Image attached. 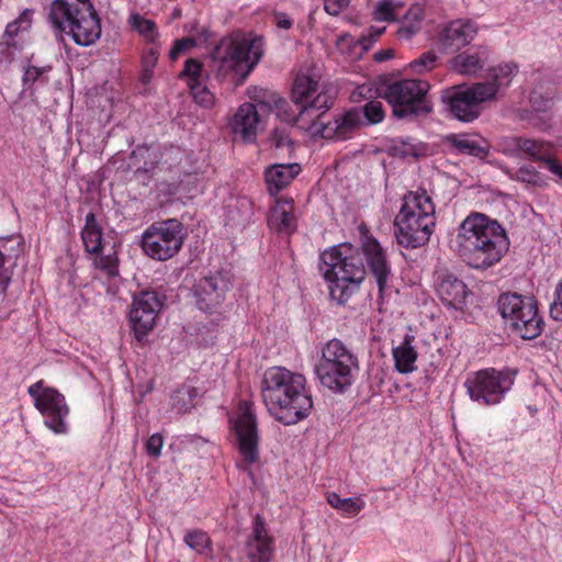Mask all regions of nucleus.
Here are the masks:
<instances>
[{
	"mask_svg": "<svg viewBox=\"0 0 562 562\" xmlns=\"http://www.w3.org/2000/svg\"><path fill=\"white\" fill-rule=\"evenodd\" d=\"M364 259L375 279L380 296H383L389 288L391 267L384 249L375 238L367 237L361 250L345 244L321 255L319 270L328 282L330 297L338 304H345L364 280Z\"/></svg>",
	"mask_w": 562,
	"mask_h": 562,
	"instance_id": "nucleus-1",
	"label": "nucleus"
},
{
	"mask_svg": "<svg viewBox=\"0 0 562 562\" xmlns=\"http://www.w3.org/2000/svg\"><path fill=\"white\" fill-rule=\"evenodd\" d=\"M306 380L283 367L265 371L261 396L269 413L284 425H294L308 416L313 401L306 390Z\"/></svg>",
	"mask_w": 562,
	"mask_h": 562,
	"instance_id": "nucleus-2",
	"label": "nucleus"
},
{
	"mask_svg": "<svg viewBox=\"0 0 562 562\" xmlns=\"http://www.w3.org/2000/svg\"><path fill=\"white\" fill-rule=\"evenodd\" d=\"M509 241L504 228L485 215L473 213L459 225L456 249L469 267L485 270L501 261Z\"/></svg>",
	"mask_w": 562,
	"mask_h": 562,
	"instance_id": "nucleus-3",
	"label": "nucleus"
},
{
	"mask_svg": "<svg viewBox=\"0 0 562 562\" xmlns=\"http://www.w3.org/2000/svg\"><path fill=\"white\" fill-rule=\"evenodd\" d=\"M435 204L423 192H408L394 220V235L400 246L415 249L426 245L436 225Z\"/></svg>",
	"mask_w": 562,
	"mask_h": 562,
	"instance_id": "nucleus-4",
	"label": "nucleus"
},
{
	"mask_svg": "<svg viewBox=\"0 0 562 562\" xmlns=\"http://www.w3.org/2000/svg\"><path fill=\"white\" fill-rule=\"evenodd\" d=\"M48 19L59 32H67L79 46H90L101 35V23L90 0H54Z\"/></svg>",
	"mask_w": 562,
	"mask_h": 562,
	"instance_id": "nucleus-5",
	"label": "nucleus"
},
{
	"mask_svg": "<svg viewBox=\"0 0 562 562\" xmlns=\"http://www.w3.org/2000/svg\"><path fill=\"white\" fill-rule=\"evenodd\" d=\"M262 56L261 41L241 36L224 37L211 53L212 70L218 78L233 75L241 85Z\"/></svg>",
	"mask_w": 562,
	"mask_h": 562,
	"instance_id": "nucleus-6",
	"label": "nucleus"
},
{
	"mask_svg": "<svg viewBox=\"0 0 562 562\" xmlns=\"http://www.w3.org/2000/svg\"><path fill=\"white\" fill-rule=\"evenodd\" d=\"M359 371L357 355L340 339L333 338L322 348L315 373L324 387L334 393L346 392Z\"/></svg>",
	"mask_w": 562,
	"mask_h": 562,
	"instance_id": "nucleus-7",
	"label": "nucleus"
},
{
	"mask_svg": "<svg viewBox=\"0 0 562 562\" xmlns=\"http://www.w3.org/2000/svg\"><path fill=\"white\" fill-rule=\"evenodd\" d=\"M429 83L419 79L397 80L385 87L382 97L393 109L397 119H416L432 111L428 100Z\"/></svg>",
	"mask_w": 562,
	"mask_h": 562,
	"instance_id": "nucleus-8",
	"label": "nucleus"
},
{
	"mask_svg": "<svg viewBox=\"0 0 562 562\" xmlns=\"http://www.w3.org/2000/svg\"><path fill=\"white\" fill-rule=\"evenodd\" d=\"M498 310L512 331L525 340L535 339L543 331L544 322L532 297L517 293L502 294Z\"/></svg>",
	"mask_w": 562,
	"mask_h": 562,
	"instance_id": "nucleus-9",
	"label": "nucleus"
},
{
	"mask_svg": "<svg viewBox=\"0 0 562 562\" xmlns=\"http://www.w3.org/2000/svg\"><path fill=\"white\" fill-rule=\"evenodd\" d=\"M494 100L495 88L477 82L468 87H453L442 94L450 114L465 123L475 121L481 115L482 104Z\"/></svg>",
	"mask_w": 562,
	"mask_h": 562,
	"instance_id": "nucleus-10",
	"label": "nucleus"
},
{
	"mask_svg": "<svg viewBox=\"0 0 562 562\" xmlns=\"http://www.w3.org/2000/svg\"><path fill=\"white\" fill-rule=\"evenodd\" d=\"M184 236V227L178 220L157 222L143 233L142 248L150 258L165 261L179 252Z\"/></svg>",
	"mask_w": 562,
	"mask_h": 562,
	"instance_id": "nucleus-11",
	"label": "nucleus"
},
{
	"mask_svg": "<svg viewBox=\"0 0 562 562\" xmlns=\"http://www.w3.org/2000/svg\"><path fill=\"white\" fill-rule=\"evenodd\" d=\"M514 384L508 371L484 369L467 376L464 387L470 398L484 405L498 404Z\"/></svg>",
	"mask_w": 562,
	"mask_h": 562,
	"instance_id": "nucleus-12",
	"label": "nucleus"
},
{
	"mask_svg": "<svg viewBox=\"0 0 562 562\" xmlns=\"http://www.w3.org/2000/svg\"><path fill=\"white\" fill-rule=\"evenodd\" d=\"M27 392L33 397L35 407L45 417V425L55 434H65V418L69 409L64 395L56 389L45 386L42 380L30 385Z\"/></svg>",
	"mask_w": 562,
	"mask_h": 562,
	"instance_id": "nucleus-13",
	"label": "nucleus"
},
{
	"mask_svg": "<svg viewBox=\"0 0 562 562\" xmlns=\"http://www.w3.org/2000/svg\"><path fill=\"white\" fill-rule=\"evenodd\" d=\"M162 300L155 291H143L133 299L130 310V322L135 338L142 340L156 325Z\"/></svg>",
	"mask_w": 562,
	"mask_h": 562,
	"instance_id": "nucleus-14",
	"label": "nucleus"
},
{
	"mask_svg": "<svg viewBox=\"0 0 562 562\" xmlns=\"http://www.w3.org/2000/svg\"><path fill=\"white\" fill-rule=\"evenodd\" d=\"M237 438V448L243 460L251 464L258 460V430L257 419L251 404L243 402L234 425Z\"/></svg>",
	"mask_w": 562,
	"mask_h": 562,
	"instance_id": "nucleus-15",
	"label": "nucleus"
},
{
	"mask_svg": "<svg viewBox=\"0 0 562 562\" xmlns=\"http://www.w3.org/2000/svg\"><path fill=\"white\" fill-rule=\"evenodd\" d=\"M229 286V280L220 272L202 278L194 286L198 307L211 313L222 303Z\"/></svg>",
	"mask_w": 562,
	"mask_h": 562,
	"instance_id": "nucleus-16",
	"label": "nucleus"
},
{
	"mask_svg": "<svg viewBox=\"0 0 562 562\" xmlns=\"http://www.w3.org/2000/svg\"><path fill=\"white\" fill-rule=\"evenodd\" d=\"M479 27L470 20H454L438 33V44L442 52H458L476 36Z\"/></svg>",
	"mask_w": 562,
	"mask_h": 562,
	"instance_id": "nucleus-17",
	"label": "nucleus"
},
{
	"mask_svg": "<svg viewBox=\"0 0 562 562\" xmlns=\"http://www.w3.org/2000/svg\"><path fill=\"white\" fill-rule=\"evenodd\" d=\"M491 49L486 45L474 46L448 60L449 69L464 76L477 75L490 60Z\"/></svg>",
	"mask_w": 562,
	"mask_h": 562,
	"instance_id": "nucleus-18",
	"label": "nucleus"
},
{
	"mask_svg": "<svg viewBox=\"0 0 562 562\" xmlns=\"http://www.w3.org/2000/svg\"><path fill=\"white\" fill-rule=\"evenodd\" d=\"M259 114L252 103L241 104L229 121L232 133L245 143H252L257 138Z\"/></svg>",
	"mask_w": 562,
	"mask_h": 562,
	"instance_id": "nucleus-19",
	"label": "nucleus"
},
{
	"mask_svg": "<svg viewBox=\"0 0 562 562\" xmlns=\"http://www.w3.org/2000/svg\"><path fill=\"white\" fill-rule=\"evenodd\" d=\"M249 562H270L273 554L272 539L268 535L263 519L257 515L254 520L251 538L247 543Z\"/></svg>",
	"mask_w": 562,
	"mask_h": 562,
	"instance_id": "nucleus-20",
	"label": "nucleus"
},
{
	"mask_svg": "<svg viewBox=\"0 0 562 562\" xmlns=\"http://www.w3.org/2000/svg\"><path fill=\"white\" fill-rule=\"evenodd\" d=\"M437 293L447 306L462 310L469 291L462 280L451 273H443L438 278Z\"/></svg>",
	"mask_w": 562,
	"mask_h": 562,
	"instance_id": "nucleus-21",
	"label": "nucleus"
},
{
	"mask_svg": "<svg viewBox=\"0 0 562 562\" xmlns=\"http://www.w3.org/2000/svg\"><path fill=\"white\" fill-rule=\"evenodd\" d=\"M23 240L20 235L0 236V294L4 293L12 272L7 263L14 265L22 252Z\"/></svg>",
	"mask_w": 562,
	"mask_h": 562,
	"instance_id": "nucleus-22",
	"label": "nucleus"
},
{
	"mask_svg": "<svg viewBox=\"0 0 562 562\" xmlns=\"http://www.w3.org/2000/svg\"><path fill=\"white\" fill-rule=\"evenodd\" d=\"M270 229L280 234H291L296 229L294 202L291 199H278L268 216Z\"/></svg>",
	"mask_w": 562,
	"mask_h": 562,
	"instance_id": "nucleus-23",
	"label": "nucleus"
},
{
	"mask_svg": "<svg viewBox=\"0 0 562 562\" xmlns=\"http://www.w3.org/2000/svg\"><path fill=\"white\" fill-rule=\"evenodd\" d=\"M335 98L336 92L334 89L322 90L297 108L300 116H306L308 122L312 123V127H323L325 124L319 122L321 115L333 106Z\"/></svg>",
	"mask_w": 562,
	"mask_h": 562,
	"instance_id": "nucleus-24",
	"label": "nucleus"
},
{
	"mask_svg": "<svg viewBox=\"0 0 562 562\" xmlns=\"http://www.w3.org/2000/svg\"><path fill=\"white\" fill-rule=\"evenodd\" d=\"M362 123L361 111L358 109H351L344 115L335 119L334 122L325 124L321 130V133L325 138L336 137L338 139H346Z\"/></svg>",
	"mask_w": 562,
	"mask_h": 562,
	"instance_id": "nucleus-25",
	"label": "nucleus"
},
{
	"mask_svg": "<svg viewBox=\"0 0 562 562\" xmlns=\"http://www.w3.org/2000/svg\"><path fill=\"white\" fill-rule=\"evenodd\" d=\"M301 172L299 164H276L266 170V183L271 195L278 194Z\"/></svg>",
	"mask_w": 562,
	"mask_h": 562,
	"instance_id": "nucleus-26",
	"label": "nucleus"
},
{
	"mask_svg": "<svg viewBox=\"0 0 562 562\" xmlns=\"http://www.w3.org/2000/svg\"><path fill=\"white\" fill-rule=\"evenodd\" d=\"M447 142L454 147L458 153L471 155L483 159L488 154V144L484 138L469 134H451L447 136Z\"/></svg>",
	"mask_w": 562,
	"mask_h": 562,
	"instance_id": "nucleus-27",
	"label": "nucleus"
},
{
	"mask_svg": "<svg viewBox=\"0 0 562 562\" xmlns=\"http://www.w3.org/2000/svg\"><path fill=\"white\" fill-rule=\"evenodd\" d=\"M81 239L87 252L98 255L101 251L102 228L93 212H89L86 215L85 226L81 231Z\"/></svg>",
	"mask_w": 562,
	"mask_h": 562,
	"instance_id": "nucleus-28",
	"label": "nucleus"
},
{
	"mask_svg": "<svg viewBox=\"0 0 562 562\" xmlns=\"http://www.w3.org/2000/svg\"><path fill=\"white\" fill-rule=\"evenodd\" d=\"M393 359L395 369L403 374L411 373L416 370L417 352L411 345V337L405 336L404 341L393 348Z\"/></svg>",
	"mask_w": 562,
	"mask_h": 562,
	"instance_id": "nucleus-29",
	"label": "nucleus"
},
{
	"mask_svg": "<svg viewBox=\"0 0 562 562\" xmlns=\"http://www.w3.org/2000/svg\"><path fill=\"white\" fill-rule=\"evenodd\" d=\"M522 158L542 162L548 169V161H555L557 158L550 154V146L543 140H537L524 137Z\"/></svg>",
	"mask_w": 562,
	"mask_h": 562,
	"instance_id": "nucleus-30",
	"label": "nucleus"
},
{
	"mask_svg": "<svg viewBox=\"0 0 562 562\" xmlns=\"http://www.w3.org/2000/svg\"><path fill=\"white\" fill-rule=\"evenodd\" d=\"M517 72V65L506 63L490 69V79L480 83H487L495 88V100L503 87L509 86L513 76Z\"/></svg>",
	"mask_w": 562,
	"mask_h": 562,
	"instance_id": "nucleus-31",
	"label": "nucleus"
},
{
	"mask_svg": "<svg viewBox=\"0 0 562 562\" xmlns=\"http://www.w3.org/2000/svg\"><path fill=\"white\" fill-rule=\"evenodd\" d=\"M318 89V82L310 76L300 75L296 77L292 91V100L295 106H300L311 99Z\"/></svg>",
	"mask_w": 562,
	"mask_h": 562,
	"instance_id": "nucleus-32",
	"label": "nucleus"
},
{
	"mask_svg": "<svg viewBox=\"0 0 562 562\" xmlns=\"http://www.w3.org/2000/svg\"><path fill=\"white\" fill-rule=\"evenodd\" d=\"M389 151L394 157H419L424 154L425 148L420 143H414L412 138H395L389 148Z\"/></svg>",
	"mask_w": 562,
	"mask_h": 562,
	"instance_id": "nucleus-33",
	"label": "nucleus"
},
{
	"mask_svg": "<svg viewBox=\"0 0 562 562\" xmlns=\"http://www.w3.org/2000/svg\"><path fill=\"white\" fill-rule=\"evenodd\" d=\"M328 504L347 516H356L364 507L360 498H341L337 493L327 494Z\"/></svg>",
	"mask_w": 562,
	"mask_h": 562,
	"instance_id": "nucleus-34",
	"label": "nucleus"
},
{
	"mask_svg": "<svg viewBox=\"0 0 562 562\" xmlns=\"http://www.w3.org/2000/svg\"><path fill=\"white\" fill-rule=\"evenodd\" d=\"M128 21L131 26L148 43H155L158 37V31L157 25L153 20L146 19L138 13H133Z\"/></svg>",
	"mask_w": 562,
	"mask_h": 562,
	"instance_id": "nucleus-35",
	"label": "nucleus"
},
{
	"mask_svg": "<svg viewBox=\"0 0 562 562\" xmlns=\"http://www.w3.org/2000/svg\"><path fill=\"white\" fill-rule=\"evenodd\" d=\"M271 101L274 104L277 116L281 121L291 123L304 120L305 116H300L297 108L295 110H292L290 103L286 100L279 98L277 95H271Z\"/></svg>",
	"mask_w": 562,
	"mask_h": 562,
	"instance_id": "nucleus-36",
	"label": "nucleus"
},
{
	"mask_svg": "<svg viewBox=\"0 0 562 562\" xmlns=\"http://www.w3.org/2000/svg\"><path fill=\"white\" fill-rule=\"evenodd\" d=\"M52 70V66L36 67V66H27L24 68V74L22 77V82L24 89H31L35 82H47L46 75Z\"/></svg>",
	"mask_w": 562,
	"mask_h": 562,
	"instance_id": "nucleus-37",
	"label": "nucleus"
},
{
	"mask_svg": "<svg viewBox=\"0 0 562 562\" xmlns=\"http://www.w3.org/2000/svg\"><path fill=\"white\" fill-rule=\"evenodd\" d=\"M522 139L521 136L502 137L497 144L502 154L508 157L522 158Z\"/></svg>",
	"mask_w": 562,
	"mask_h": 562,
	"instance_id": "nucleus-38",
	"label": "nucleus"
},
{
	"mask_svg": "<svg viewBox=\"0 0 562 562\" xmlns=\"http://www.w3.org/2000/svg\"><path fill=\"white\" fill-rule=\"evenodd\" d=\"M93 265L102 271L108 278L119 276V259L115 252L98 256L94 258Z\"/></svg>",
	"mask_w": 562,
	"mask_h": 562,
	"instance_id": "nucleus-39",
	"label": "nucleus"
},
{
	"mask_svg": "<svg viewBox=\"0 0 562 562\" xmlns=\"http://www.w3.org/2000/svg\"><path fill=\"white\" fill-rule=\"evenodd\" d=\"M189 88L193 100L198 104L204 108H211L214 104L215 98L213 93L203 85L202 81H193Z\"/></svg>",
	"mask_w": 562,
	"mask_h": 562,
	"instance_id": "nucleus-40",
	"label": "nucleus"
},
{
	"mask_svg": "<svg viewBox=\"0 0 562 562\" xmlns=\"http://www.w3.org/2000/svg\"><path fill=\"white\" fill-rule=\"evenodd\" d=\"M438 56L436 53L429 50L422 54L418 58L409 64V67L415 74H424L435 68Z\"/></svg>",
	"mask_w": 562,
	"mask_h": 562,
	"instance_id": "nucleus-41",
	"label": "nucleus"
},
{
	"mask_svg": "<svg viewBox=\"0 0 562 562\" xmlns=\"http://www.w3.org/2000/svg\"><path fill=\"white\" fill-rule=\"evenodd\" d=\"M516 180L531 184L535 187H542L544 184L540 172L532 166L525 165L520 167L515 175Z\"/></svg>",
	"mask_w": 562,
	"mask_h": 562,
	"instance_id": "nucleus-42",
	"label": "nucleus"
},
{
	"mask_svg": "<svg viewBox=\"0 0 562 562\" xmlns=\"http://www.w3.org/2000/svg\"><path fill=\"white\" fill-rule=\"evenodd\" d=\"M184 542L192 550L202 553L209 547L210 538L202 530H192L186 535Z\"/></svg>",
	"mask_w": 562,
	"mask_h": 562,
	"instance_id": "nucleus-43",
	"label": "nucleus"
},
{
	"mask_svg": "<svg viewBox=\"0 0 562 562\" xmlns=\"http://www.w3.org/2000/svg\"><path fill=\"white\" fill-rule=\"evenodd\" d=\"M180 77L187 78L188 86H190L193 81H202L203 64L194 58L187 59Z\"/></svg>",
	"mask_w": 562,
	"mask_h": 562,
	"instance_id": "nucleus-44",
	"label": "nucleus"
},
{
	"mask_svg": "<svg viewBox=\"0 0 562 562\" xmlns=\"http://www.w3.org/2000/svg\"><path fill=\"white\" fill-rule=\"evenodd\" d=\"M362 117L367 120L369 124H376L383 121L384 110L383 105L378 100L369 101L364 104L361 111Z\"/></svg>",
	"mask_w": 562,
	"mask_h": 562,
	"instance_id": "nucleus-45",
	"label": "nucleus"
},
{
	"mask_svg": "<svg viewBox=\"0 0 562 562\" xmlns=\"http://www.w3.org/2000/svg\"><path fill=\"white\" fill-rule=\"evenodd\" d=\"M270 140L276 149L281 150L284 155L293 151V142L285 128H276Z\"/></svg>",
	"mask_w": 562,
	"mask_h": 562,
	"instance_id": "nucleus-46",
	"label": "nucleus"
},
{
	"mask_svg": "<svg viewBox=\"0 0 562 562\" xmlns=\"http://www.w3.org/2000/svg\"><path fill=\"white\" fill-rule=\"evenodd\" d=\"M394 2L393 0H379L373 12L375 21H394Z\"/></svg>",
	"mask_w": 562,
	"mask_h": 562,
	"instance_id": "nucleus-47",
	"label": "nucleus"
},
{
	"mask_svg": "<svg viewBox=\"0 0 562 562\" xmlns=\"http://www.w3.org/2000/svg\"><path fill=\"white\" fill-rule=\"evenodd\" d=\"M530 103L536 111H547L552 104V97H543L541 92L533 90L530 93Z\"/></svg>",
	"mask_w": 562,
	"mask_h": 562,
	"instance_id": "nucleus-48",
	"label": "nucleus"
},
{
	"mask_svg": "<svg viewBox=\"0 0 562 562\" xmlns=\"http://www.w3.org/2000/svg\"><path fill=\"white\" fill-rule=\"evenodd\" d=\"M550 315L554 321L562 322V281L555 289V300L550 305Z\"/></svg>",
	"mask_w": 562,
	"mask_h": 562,
	"instance_id": "nucleus-49",
	"label": "nucleus"
},
{
	"mask_svg": "<svg viewBox=\"0 0 562 562\" xmlns=\"http://www.w3.org/2000/svg\"><path fill=\"white\" fill-rule=\"evenodd\" d=\"M162 446L164 438L160 434L151 435L145 445L147 453L155 458L160 456Z\"/></svg>",
	"mask_w": 562,
	"mask_h": 562,
	"instance_id": "nucleus-50",
	"label": "nucleus"
},
{
	"mask_svg": "<svg viewBox=\"0 0 562 562\" xmlns=\"http://www.w3.org/2000/svg\"><path fill=\"white\" fill-rule=\"evenodd\" d=\"M195 45V40L192 37H183L177 40L169 52L170 59L175 60L179 57V55L184 52L189 47H193Z\"/></svg>",
	"mask_w": 562,
	"mask_h": 562,
	"instance_id": "nucleus-51",
	"label": "nucleus"
},
{
	"mask_svg": "<svg viewBox=\"0 0 562 562\" xmlns=\"http://www.w3.org/2000/svg\"><path fill=\"white\" fill-rule=\"evenodd\" d=\"M159 58V50L157 47H149L142 58V66L146 71H154Z\"/></svg>",
	"mask_w": 562,
	"mask_h": 562,
	"instance_id": "nucleus-52",
	"label": "nucleus"
},
{
	"mask_svg": "<svg viewBox=\"0 0 562 562\" xmlns=\"http://www.w3.org/2000/svg\"><path fill=\"white\" fill-rule=\"evenodd\" d=\"M420 30V23L407 21L404 19L401 27L397 31L400 38L409 40Z\"/></svg>",
	"mask_w": 562,
	"mask_h": 562,
	"instance_id": "nucleus-53",
	"label": "nucleus"
},
{
	"mask_svg": "<svg viewBox=\"0 0 562 562\" xmlns=\"http://www.w3.org/2000/svg\"><path fill=\"white\" fill-rule=\"evenodd\" d=\"M349 4V0H324V10L330 15H338Z\"/></svg>",
	"mask_w": 562,
	"mask_h": 562,
	"instance_id": "nucleus-54",
	"label": "nucleus"
},
{
	"mask_svg": "<svg viewBox=\"0 0 562 562\" xmlns=\"http://www.w3.org/2000/svg\"><path fill=\"white\" fill-rule=\"evenodd\" d=\"M193 389H189L186 391H178L173 397V406L180 412L184 413L188 411L187 404L183 402V404L180 405V401H183L186 397L191 398V393L193 392Z\"/></svg>",
	"mask_w": 562,
	"mask_h": 562,
	"instance_id": "nucleus-55",
	"label": "nucleus"
},
{
	"mask_svg": "<svg viewBox=\"0 0 562 562\" xmlns=\"http://www.w3.org/2000/svg\"><path fill=\"white\" fill-rule=\"evenodd\" d=\"M404 19H407V21L422 24V21L424 19V9L419 5H414L407 11Z\"/></svg>",
	"mask_w": 562,
	"mask_h": 562,
	"instance_id": "nucleus-56",
	"label": "nucleus"
},
{
	"mask_svg": "<svg viewBox=\"0 0 562 562\" xmlns=\"http://www.w3.org/2000/svg\"><path fill=\"white\" fill-rule=\"evenodd\" d=\"M548 170L554 176L555 183L562 184V162L559 159L548 161Z\"/></svg>",
	"mask_w": 562,
	"mask_h": 562,
	"instance_id": "nucleus-57",
	"label": "nucleus"
},
{
	"mask_svg": "<svg viewBox=\"0 0 562 562\" xmlns=\"http://www.w3.org/2000/svg\"><path fill=\"white\" fill-rule=\"evenodd\" d=\"M274 22L279 29L289 30L292 26V20L288 14L282 12L274 14Z\"/></svg>",
	"mask_w": 562,
	"mask_h": 562,
	"instance_id": "nucleus-58",
	"label": "nucleus"
},
{
	"mask_svg": "<svg viewBox=\"0 0 562 562\" xmlns=\"http://www.w3.org/2000/svg\"><path fill=\"white\" fill-rule=\"evenodd\" d=\"M32 13V10L25 9L14 22H18V26L23 25L27 29L31 25Z\"/></svg>",
	"mask_w": 562,
	"mask_h": 562,
	"instance_id": "nucleus-59",
	"label": "nucleus"
},
{
	"mask_svg": "<svg viewBox=\"0 0 562 562\" xmlns=\"http://www.w3.org/2000/svg\"><path fill=\"white\" fill-rule=\"evenodd\" d=\"M393 49H381L373 55V59L378 63L389 60L393 57Z\"/></svg>",
	"mask_w": 562,
	"mask_h": 562,
	"instance_id": "nucleus-60",
	"label": "nucleus"
},
{
	"mask_svg": "<svg viewBox=\"0 0 562 562\" xmlns=\"http://www.w3.org/2000/svg\"><path fill=\"white\" fill-rule=\"evenodd\" d=\"M374 42L375 41H372L369 34L366 36H361L358 40V43L361 45L363 50H368Z\"/></svg>",
	"mask_w": 562,
	"mask_h": 562,
	"instance_id": "nucleus-61",
	"label": "nucleus"
},
{
	"mask_svg": "<svg viewBox=\"0 0 562 562\" xmlns=\"http://www.w3.org/2000/svg\"><path fill=\"white\" fill-rule=\"evenodd\" d=\"M385 31V27H375L372 26L369 31V35L372 38V41H376Z\"/></svg>",
	"mask_w": 562,
	"mask_h": 562,
	"instance_id": "nucleus-62",
	"label": "nucleus"
},
{
	"mask_svg": "<svg viewBox=\"0 0 562 562\" xmlns=\"http://www.w3.org/2000/svg\"><path fill=\"white\" fill-rule=\"evenodd\" d=\"M20 26H18V22H12L10 24H8L7 29H5V33L9 34V35H14L18 33Z\"/></svg>",
	"mask_w": 562,
	"mask_h": 562,
	"instance_id": "nucleus-63",
	"label": "nucleus"
},
{
	"mask_svg": "<svg viewBox=\"0 0 562 562\" xmlns=\"http://www.w3.org/2000/svg\"><path fill=\"white\" fill-rule=\"evenodd\" d=\"M153 72L154 71H146V69L143 68V74H142V81L143 83H148L153 77Z\"/></svg>",
	"mask_w": 562,
	"mask_h": 562,
	"instance_id": "nucleus-64",
	"label": "nucleus"
}]
</instances>
